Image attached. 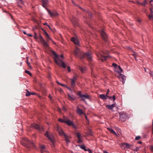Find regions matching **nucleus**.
<instances>
[{
    "label": "nucleus",
    "instance_id": "nucleus-1",
    "mask_svg": "<svg viewBox=\"0 0 153 153\" xmlns=\"http://www.w3.org/2000/svg\"><path fill=\"white\" fill-rule=\"evenodd\" d=\"M73 54L75 56L80 58L81 59L86 58L89 61L92 60L91 52L83 53L77 47H76L74 50Z\"/></svg>",
    "mask_w": 153,
    "mask_h": 153
},
{
    "label": "nucleus",
    "instance_id": "nucleus-2",
    "mask_svg": "<svg viewBox=\"0 0 153 153\" xmlns=\"http://www.w3.org/2000/svg\"><path fill=\"white\" fill-rule=\"evenodd\" d=\"M52 53L53 55V59L55 63L58 64L59 66L61 65V63L62 66L64 68H65L66 66L65 63L62 61L61 59L59 58V57L58 55L53 51L52 52Z\"/></svg>",
    "mask_w": 153,
    "mask_h": 153
},
{
    "label": "nucleus",
    "instance_id": "nucleus-3",
    "mask_svg": "<svg viewBox=\"0 0 153 153\" xmlns=\"http://www.w3.org/2000/svg\"><path fill=\"white\" fill-rule=\"evenodd\" d=\"M21 143L24 146L28 148H33L35 147V146L33 143L30 141L27 138H25L21 141Z\"/></svg>",
    "mask_w": 153,
    "mask_h": 153
},
{
    "label": "nucleus",
    "instance_id": "nucleus-4",
    "mask_svg": "<svg viewBox=\"0 0 153 153\" xmlns=\"http://www.w3.org/2000/svg\"><path fill=\"white\" fill-rule=\"evenodd\" d=\"M108 51H105L99 53L97 54V56L99 59H101L102 61H106L107 57L109 56L108 55L105 56L104 55H108Z\"/></svg>",
    "mask_w": 153,
    "mask_h": 153
},
{
    "label": "nucleus",
    "instance_id": "nucleus-5",
    "mask_svg": "<svg viewBox=\"0 0 153 153\" xmlns=\"http://www.w3.org/2000/svg\"><path fill=\"white\" fill-rule=\"evenodd\" d=\"M44 32V35H45L46 37L47 38V42H46L44 40L41 42L42 43L44 47L46 48H47L48 47V45L47 43V42H49L51 40V38L49 37L48 34V33L44 29H42Z\"/></svg>",
    "mask_w": 153,
    "mask_h": 153
},
{
    "label": "nucleus",
    "instance_id": "nucleus-6",
    "mask_svg": "<svg viewBox=\"0 0 153 153\" xmlns=\"http://www.w3.org/2000/svg\"><path fill=\"white\" fill-rule=\"evenodd\" d=\"M77 95H79V97L81 98L82 100L84 101H85V99H89L90 98V97L89 95H88L87 94H82L81 91H79L78 92Z\"/></svg>",
    "mask_w": 153,
    "mask_h": 153
},
{
    "label": "nucleus",
    "instance_id": "nucleus-7",
    "mask_svg": "<svg viewBox=\"0 0 153 153\" xmlns=\"http://www.w3.org/2000/svg\"><path fill=\"white\" fill-rule=\"evenodd\" d=\"M45 135L52 143H54L55 140L54 137L51 134L49 133L48 131H47L45 134Z\"/></svg>",
    "mask_w": 153,
    "mask_h": 153
},
{
    "label": "nucleus",
    "instance_id": "nucleus-8",
    "mask_svg": "<svg viewBox=\"0 0 153 153\" xmlns=\"http://www.w3.org/2000/svg\"><path fill=\"white\" fill-rule=\"evenodd\" d=\"M120 119L122 121H124L128 118V115L127 114L124 112L120 113Z\"/></svg>",
    "mask_w": 153,
    "mask_h": 153
},
{
    "label": "nucleus",
    "instance_id": "nucleus-9",
    "mask_svg": "<svg viewBox=\"0 0 153 153\" xmlns=\"http://www.w3.org/2000/svg\"><path fill=\"white\" fill-rule=\"evenodd\" d=\"M77 76H74L72 78L70 79L71 80V86L72 89H74L76 86L75 82L77 80Z\"/></svg>",
    "mask_w": 153,
    "mask_h": 153
},
{
    "label": "nucleus",
    "instance_id": "nucleus-10",
    "mask_svg": "<svg viewBox=\"0 0 153 153\" xmlns=\"http://www.w3.org/2000/svg\"><path fill=\"white\" fill-rule=\"evenodd\" d=\"M59 134L61 136L63 135L65 139V140L67 143H69L70 140L68 139L69 137L65 134L61 130H59L58 131Z\"/></svg>",
    "mask_w": 153,
    "mask_h": 153
},
{
    "label": "nucleus",
    "instance_id": "nucleus-11",
    "mask_svg": "<svg viewBox=\"0 0 153 153\" xmlns=\"http://www.w3.org/2000/svg\"><path fill=\"white\" fill-rule=\"evenodd\" d=\"M32 127H33L36 129L40 131H42L44 129L43 127L42 126H39L36 123H34L32 124L31 125Z\"/></svg>",
    "mask_w": 153,
    "mask_h": 153
},
{
    "label": "nucleus",
    "instance_id": "nucleus-12",
    "mask_svg": "<svg viewBox=\"0 0 153 153\" xmlns=\"http://www.w3.org/2000/svg\"><path fill=\"white\" fill-rule=\"evenodd\" d=\"M100 33L103 39L105 42L107 41L108 39V36L104 30H102L100 31Z\"/></svg>",
    "mask_w": 153,
    "mask_h": 153
},
{
    "label": "nucleus",
    "instance_id": "nucleus-13",
    "mask_svg": "<svg viewBox=\"0 0 153 153\" xmlns=\"http://www.w3.org/2000/svg\"><path fill=\"white\" fill-rule=\"evenodd\" d=\"M71 21L74 26H78V20L77 19H76L74 16H73L72 17V18L71 19Z\"/></svg>",
    "mask_w": 153,
    "mask_h": 153
},
{
    "label": "nucleus",
    "instance_id": "nucleus-14",
    "mask_svg": "<svg viewBox=\"0 0 153 153\" xmlns=\"http://www.w3.org/2000/svg\"><path fill=\"white\" fill-rule=\"evenodd\" d=\"M68 125L69 126H71L74 129H76V127L75 125L70 120H68L67 121H66L65 123Z\"/></svg>",
    "mask_w": 153,
    "mask_h": 153
},
{
    "label": "nucleus",
    "instance_id": "nucleus-15",
    "mask_svg": "<svg viewBox=\"0 0 153 153\" xmlns=\"http://www.w3.org/2000/svg\"><path fill=\"white\" fill-rule=\"evenodd\" d=\"M71 40L76 45L79 44V42L77 38L73 37L71 39Z\"/></svg>",
    "mask_w": 153,
    "mask_h": 153
},
{
    "label": "nucleus",
    "instance_id": "nucleus-16",
    "mask_svg": "<svg viewBox=\"0 0 153 153\" xmlns=\"http://www.w3.org/2000/svg\"><path fill=\"white\" fill-rule=\"evenodd\" d=\"M48 12L50 16L53 17L54 16H56L58 14L56 12H52L50 10H48Z\"/></svg>",
    "mask_w": 153,
    "mask_h": 153
},
{
    "label": "nucleus",
    "instance_id": "nucleus-17",
    "mask_svg": "<svg viewBox=\"0 0 153 153\" xmlns=\"http://www.w3.org/2000/svg\"><path fill=\"white\" fill-rule=\"evenodd\" d=\"M42 1L43 7L46 8L48 4V0H42Z\"/></svg>",
    "mask_w": 153,
    "mask_h": 153
},
{
    "label": "nucleus",
    "instance_id": "nucleus-18",
    "mask_svg": "<svg viewBox=\"0 0 153 153\" xmlns=\"http://www.w3.org/2000/svg\"><path fill=\"white\" fill-rule=\"evenodd\" d=\"M131 145L127 143H124L122 144V146L124 148H126L127 149L130 148V146Z\"/></svg>",
    "mask_w": 153,
    "mask_h": 153
},
{
    "label": "nucleus",
    "instance_id": "nucleus-19",
    "mask_svg": "<svg viewBox=\"0 0 153 153\" xmlns=\"http://www.w3.org/2000/svg\"><path fill=\"white\" fill-rule=\"evenodd\" d=\"M68 99L70 100H74L76 99V97L74 95H70L68 94Z\"/></svg>",
    "mask_w": 153,
    "mask_h": 153
},
{
    "label": "nucleus",
    "instance_id": "nucleus-20",
    "mask_svg": "<svg viewBox=\"0 0 153 153\" xmlns=\"http://www.w3.org/2000/svg\"><path fill=\"white\" fill-rule=\"evenodd\" d=\"M115 105L114 104H113L111 105H106V107L110 110H112L113 108L114 107Z\"/></svg>",
    "mask_w": 153,
    "mask_h": 153
},
{
    "label": "nucleus",
    "instance_id": "nucleus-21",
    "mask_svg": "<svg viewBox=\"0 0 153 153\" xmlns=\"http://www.w3.org/2000/svg\"><path fill=\"white\" fill-rule=\"evenodd\" d=\"M77 112L79 115H82L84 114V113L82 110L80 109L79 108H77Z\"/></svg>",
    "mask_w": 153,
    "mask_h": 153
},
{
    "label": "nucleus",
    "instance_id": "nucleus-22",
    "mask_svg": "<svg viewBox=\"0 0 153 153\" xmlns=\"http://www.w3.org/2000/svg\"><path fill=\"white\" fill-rule=\"evenodd\" d=\"M79 70L82 73H84L85 71L86 70V68L85 67L82 68L81 67L79 66Z\"/></svg>",
    "mask_w": 153,
    "mask_h": 153
},
{
    "label": "nucleus",
    "instance_id": "nucleus-23",
    "mask_svg": "<svg viewBox=\"0 0 153 153\" xmlns=\"http://www.w3.org/2000/svg\"><path fill=\"white\" fill-rule=\"evenodd\" d=\"M108 129L111 132L116 136H117L115 132L111 128H108Z\"/></svg>",
    "mask_w": 153,
    "mask_h": 153
},
{
    "label": "nucleus",
    "instance_id": "nucleus-24",
    "mask_svg": "<svg viewBox=\"0 0 153 153\" xmlns=\"http://www.w3.org/2000/svg\"><path fill=\"white\" fill-rule=\"evenodd\" d=\"M100 98L103 100H106L107 99V97L104 94H100Z\"/></svg>",
    "mask_w": 153,
    "mask_h": 153
},
{
    "label": "nucleus",
    "instance_id": "nucleus-25",
    "mask_svg": "<svg viewBox=\"0 0 153 153\" xmlns=\"http://www.w3.org/2000/svg\"><path fill=\"white\" fill-rule=\"evenodd\" d=\"M60 85L61 86H63L65 87V88H67L68 89L69 91H72V90L71 89V88H70L69 87H68L66 85H64L63 84H62V83H60Z\"/></svg>",
    "mask_w": 153,
    "mask_h": 153
},
{
    "label": "nucleus",
    "instance_id": "nucleus-26",
    "mask_svg": "<svg viewBox=\"0 0 153 153\" xmlns=\"http://www.w3.org/2000/svg\"><path fill=\"white\" fill-rule=\"evenodd\" d=\"M78 146L80 147L81 149H84L85 151H88V150H87L86 149L85 146L84 145H81V146L80 145H78Z\"/></svg>",
    "mask_w": 153,
    "mask_h": 153
},
{
    "label": "nucleus",
    "instance_id": "nucleus-27",
    "mask_svg": "<svg viewBox=\"0 0 153 153\" xmlns=\"http://www.w3.org/2000/svg\"><path fill=\"white\" fill-rule=\"evenodd\" d=\"M76 135L78 137V139L82 138V136H81L80 134L79 133H76Z\"/></svg>",
    "mask_w": 153,
    "mask_h": 153
},
{
    "label": "nucleus",
    "instance_id": "nucleus-28",
    "mask_svg": "<svg viewBox=\"0 0 153 153\" xmlns=\"http://www.w3.org/2000/svg\"><path fill=\"white\" fill-rule=\"evenodd\" d=\"M120 77H121V80L123 83H124L125 82V80L124 79V76L122 74H121L120 75Z\"/></svg>",
    "mask_w": 153,
    "mask_h": 153
},
{
    "label": "nucleus",
    "instance_id": "nucleus-29",
    "mask_svg": "<svg viewBox=\"0 0 153 153\" xmlns=\"http://www.w3.org/2000/svg\"><path fill=\"white\" fill-rule=\"evenodd\" d=\"M41 152L43 153L45 151V148L44 146H42L41 147Z\"/></svg>",
    "mask_w": 153,
    "mask_h": 153
},
{
    "label": "nucleus",
    "instance_id": "nucleus-30",
    "mask_svg": "<svg viewBox=\"0 0 153 153\" xmlns=\"http://www.w3.org/2000/svg\"><path fill=\"white\" fill-rule=\"evenodd\" d=\"M39 39H40V41L41 42H42V41L44 40V39L42 37V36L40 34L39 35Z\"/></svg>",
    "mask_w": 153,
    "mask_h": 153
},
{
    "label": "nucleus",
    "instance_id": "nucleus-31",
    "mask_svg": "<svg viewBox=\"0 0 153 153\" xmlns=\"http://www.w3.org/2000/svg\"><path fill=\"white\" fill-rule=\"evenodd\" d=\"M31 95V93H30L29 91H27L26 94V96L27 97H29Z\"/></svg>",
    "mask_w": 153,
    "mask_h": 153
},
{
    "label": "nucleus",
    "instance_id": "nucleus-32",
    "mask_svg": "<svg viewBox=\"0 0 153 153\" xmlns=\"http://www.w3.org/2000/svg\"><path fill=\"white\" fill-rule=\"evenodd\" d=\"M58 120L61 123H65V122L64 120H63V119L62 118H59Z\"/></svg>",
    "mask_w": 153,
    "mask_h": 153
},
{
    "label": "nucleus",
    "instance_id": "nucleus-33",
    "mask_svg": "<svg viewBox=\"0 0 153 153\" xmlns=\"http://www.w3.org/2000/svg\"><path fill=\"white\" fill-rule=\"evenodd\" d=\"M147 3L146 0H145L144 2L143 3L140 4L143 6H145Z\"/></svg>",
    "mask_w": 153,
    "mask_h": 153
},
{
    "label": "nucleus",
    "instance_id": "nucleus-34",
    "mask_svg": "<svg viewBox=\"0 0 153 153\" xmlns=\"http://www.w3.org/2000/svg\"><path fill=\"white\" fill-rule=\"evenodd\" d=\"M82 138L78 139V140L77 143H80L82 142Z\"/></svg>",
    "mask_w": 153,
    "mask_h": 153
},
{
    "label": "nucleus",
    "instance_id": "nucleus-35",
    "mask_svg": "<svg viewBox=\"0 0 153 153\" xmlns=\"http://www.w3.org/2000/svg\"><path fill=\"white\" fill-rule=\"evenodd\" d=\"M87 13L88 15L91 18L92 17V14L91 12H88V13Z\"/></svg>",
    "mask_w": 153,
    "mask_h": 153
},
{
    "label": "nucleus",
    "instance_id": "nucleus-36",
    "mask_svg": "<svg viewBox=\"0 0 153 153\" xmlns=\"http://www.w3.org/2000/svg\"><path fill=\"white\" fill-rule=\"evenodd\" d=\"M25 73H26L27 74H28L29 75H30V76H31L32 75V74L30 73V71H27V70H25Z\"/></svg>",
    "mask_w": 153,
    "mask_h": 153
},
{
    "label": "nucleus",
    "instance_id": "nucleus-37",
    "mask_svg": "<svg viewBox=\"0 0 153 153\" xmlns=\"http://www.w3.org/2000/svg\"><path fill=\"white\" fill-rule=\"evenodd\" d=\"M149 18L150 20H152L153 19V15L152 14L149 16Z\"/></svg>",
    "mask_w": 153,
    "mask_h": 153
},
{
    "label": "nucleus",
    "instance_id": "nucleus-38",
    "mask_svg": "<svg viewBox=\"0 0 153 153\" xmlns=\"http://www.w3.org/2000/svg\"><path fill=\"white\" fill-rule=\"evenodd\" d=\"M112 66H114L115 68H117L118 67V66L117 64L115 63H113L112 64Z\"/></svg>",
    "mask_w": 153,
    "mask_h": 153
},
{
    "label": "nucleus",
    "instance_id": "nucleus-39",
    "mask_svg": "<svg viewBox=\"0 0 153 153\" xmlns=\"http://www.w3.org/2000/svg\"><path fill=\"white\" fill-rule=\"evenodd\" d=\"M137 53L136 52H134V53L132 54V55L134 56L135 59H136V56H137Z\"/></svg>",
    "mask_w": 153,
    "mask_h": 153
},
{
    "label": "nucleus",
    "instance_id": "nucleus-40",
    "mask_svg": "<svg viewBox=\"0 0 153 153\" xmlns=\"http://www.w3.org/2000/svg\"><path fill=\"white\" fill-rule=\"evenodd\" d=\"M63 120H64V121L65 122V123H66V121H67L68 120V118L65 116L63 117Z\"/></svg>",
    "mask_w": 153,
    "mask_h": 153
},
{
    "label": "nucleus",
    "instance_id": "nucleus-41",
    "mask_svg": "<svg viewBox=\"0 0 153 153\" xmlns=\"http://www.w3.org/2000/svg\"><path fill=\"white\" fill-rule=\"evenodd\" d=\"M34 38L36 39H37L38 38V37L37 36V34L35 32L34 33Z\"/></svg>",
    "mask_w": 153,
    "mask_h": 153
},
{
    "label": "nucleus",
    "instance_id": "nucleus-42",
    "mask_svg": "<svg viewBox=\"0 0 153 153\" xmlns=\"http://www.w3.org/2000/svg\"><path fill=\"white\" fill-rule=\"evenodd\" d=\"M150 149L151 151L153 152V145L150 146Z\"/></svg>",
    "mask_w": 153,
    "mask_h": 153
},
{
    "label": "nucleus",
    "instance_id": "nucleus-43",
    "mask_svg": "<svg viewBox=\"0 0 153 153\" xmlns=\"http://www.w3.org/2000/svg\"><path fill=\"white\" fill-rule=\"evenodd\" d=\"M118 67L119 68V70L120 71V72H122L123 71V70L120 67V66H118Z\"/></svg>",
    "mask_w": 153,
    "mask_h": 153
},
{
    "label": "nucleus",
    "instance_id": "nucleus-44",
    "mask_svg": "<svg viewBox=\"0 0 153 153\" xmlns=\"http://www.w3.org/2000/svg\"><path fill=\"white\" fill-rule=\"evenodd\" d=\"M141 138V137L140 136H138L136 137L135 140H138Z\"/></svg>",
    "mask_w": 153,
    "mask_h": 153
},
{
    "label": "nucleus",
    "instance_id": "nucleus-45",
    "mask_svg": "<svg viewBox=\"0 0 153 153\" xmlns=\"http://www.w3.org/2000/svg\"><path fill=\"white\" fill-rule=\"evenodd\" d=\"M67 70L68 72H70L71 71L70 70V68L69 67H68L67 68Z\"/></svg>",
    "mask_w": 153,
    "mask_h": 153
},
{
    "label": "nucleus",
    "instance_id": "nucleus-46",
    "mask_svg": "<svg viewBox=\"0 0 153 153\" xmlns=\"http://www.w3.org/2000/svg\"><path fill=\"white\" fill-rule=\"evenodd\" d=\"M107 97H108V98H109V99H110L111 100H112V97L111 96H107Z\"/></svg>",
    "mask_w": 153,
    "mask_h": 153
},
{
    "label": "nucleus",
    "instance_id": "nucleus-47",
    "mask_svg": "<svg viewBox=\"0 0 153 153\" xmlns=\"http://www.w3.org/2000/svg\"><path fill=\"white\" fill-rule=\"evenodd\" d=\"M88 151L89 152V153H92V152L91 150L88 149Z\"/></svg>",
    "mask_w": 153,
    "mask_h": 153
},
{
    "label": "nucleus",
    "instance_id": "nucleus-48",
    "mask_svg": "<svg viewBox=\"0 0 153 153\" xmlns=\"http://www.w3.org/2000/svg\"><path fill=\"white\" fill-rule=\"evenodd\" d=\"M112 99H113L114 101L115 100V95H114L113 96V97H112Z\"/></svg>",
    "mask_w": 153,
    "mask_h": 153
},
{
    "label": "nucleus",
    "instance_id": "nucleus-49",
    "mask_svg": "<svg viewBox=\"0 0 153 153\" xmlns=\"http://www.w3.org/2000/svg\"><path fill=\"white\" fill-rule=\"evenodd\" d=\"M59 57V58L60 59V58H63V55L62 54L60 56L58 55Z\"/></svg>",
    "mask_w": 153,
    "mask_h": 153
},
{
    "label": "nucleus",
    "instance_id": "nucleus-50",
    "mask_svg": "<svg viewBox=\"0 0 153 153\" xmlns=\"http://www.w3.org/2000/svg\"><path fill=\"white\" fill-rule=\"evenodd\" d=\"M152 2H153V0H151V1H150V2H149L150 4L151 5H152Z\"/></svg>",
    "mask_w": 153,
    "mask_h": 153
},
{
    "label": "nucleus",
    "instance_id": "nucleus-51",
    "mask_svg": "<svg viewBox=\"0 0 153 153\" xmlns=\"http://www.w3.org/2000/svg\"><path fill=\"white\" fill-rule=\"evenodd\" d=\"M139 149V148L138 147H137V148L134 150L136 151L137 152Z\"/></svg>",
    "mask_w": 153,
    "mask_h": 153
},
{
    "label": "nucleus",
    "instance_id": "nucleus-52",
    "mask_svg": "<svg viewBox=\"0 0 153 153\" xmlns=\"http://www.w3.org/2000/svg\"><path fill=\"white\" fill-rule=\"evenodd\" d=\"M150 13H151V14H152V13H153V11L152 10V8H150Z\"/></svg>",
    "mask_w": 153,
    "mask_h": 153
},
{
    "label": "nucleus",
    "instance_id": "nucleus-53",
    "mask_svg": "<svg viewBox=\"0 0 153 153\" xmlns=\"http://www.w3.org/2000/svg\"><path fill=\"white\" fill-rule=\"evenodd\" d=\"M56 82L57 83V84L58 85H59L60 84V82H59L58 81H56Z\"/></svg>",
    "mask_w": 153,
    "mask_h": 153
},
{
    "label": "nucleus",
    "instance_id": "nucleus-54",
    "mask_svg": "<svg viewBox=\"0 0 153 153\" xmlns=\"http://www.w3.org/2000/svg\"><path fill=\"white\" fill-rule=\"evenodd\" d=\"M27 35L28 36H29L30 37H32L33 36L32 34H27Z\"/></svg>",
    "mask_w": 153,
    "mask_h": 153
},
{
    "label": "nucleus",
    "instance_id": "nucleus-55",
    "mask_svg": "<svg viewBox=\"0 0 153 153\" xmlns=\"http://www.w3.org/2000/svg\"><path fill=\"white\" fill-rule=\"evenodd\" d=\"M27 65H28V67H31V65H30V63H28L27 64Z\"/></svg>",
    "mask_w": 153,
    "mask_h": 153
},
{
    "label": "nucleus",
    "instance_id": "nucleus-56",
    "mask_svg": "<svg viewBox=\"0 0 153 153\" xmlns=\"http://www.w3.org/2000/svg\"><path fill=\"white\" fill-rule=\"evenodd\" d=\"M23 33H24V34H26V35H27V34L26 33V32L25 31H23Z\"/></svg>",
    "mask_w": 153,
    "mask_h": 153
},
{
    "label": "nucleus",
    "instance_id": "nucleus-57",
    "mask_svg": "<svg viewBox=\"0 0 153 153\" xmlns=\"http://www.w3.org/2000/svg\"><path fill=\"white\" fill-rule=\"evenodd\" d=\"M26 62L27 63V64H28V63H29V62H28V59H27V60H26Z\"/></svg>",
    "mask_w": 153,
    "mask_h": 153
},
{
    "label": "nucleus",
    "instance_id": "nucleus-58",
    "mask_svg": "<svg viewBox=\"0 0 153 153\" xmlns=\"http://www.w3.org/2000/svg\"><path fill=\"white\" fill-rule=\"evenodd\" d=\"M85 119H86V120H88V118H87V116H86V115L85 114Z\"/></svg>",
    "mask_w": 153,
    "mask_h": 153
},
{
    "label": "nucleus",
    "instance_id": "nucleus-59",
    "mask_svg": "<svg viewBox=\"0 0 153 153\" xmlns=\"http://www.w3.org/2000/svg\"><path fill=\"white\" fill-rule=\"evenodd\" d=\"M152 126H153V128H152V134H153V120L152 121Z\"/></svg>",
    "mask_w": 153,
    "mask_h": 153
},
{
    "label": "nucleus",
    "instance_id": "nucleus-60",
    "mask_svg": "<svg viewBox=\"0 0 153 153\" xmlns=\"http://www.w3.org/2000/svg\"><path fill=\"white\" fill-rule=\"evenodd\" d=\"M44 25H47H47H48L47 23H45L44 24Z\"/></svg>",
    "mask_w": 153,
    "mask_h": 153
},
{
    "label": "nucleus",
    "instance_id": "nucleus-61",
    "mask_svg": "<svg viewBox=\"0 0 153 153\" xmlns=\"http://www.w3.org/2000/svg\"><path fill=\"white\" fill-rule=\"evenodd\" d=\"M103 153H108V152L107 151H104Z\"/></svg>",
    "mask_w": 153,
    "mask_h": 153
},
{
    "label": "nucleus",
    "instance_id": "nucleus-62",
    "mask_svg": "<svg viewBox=\"0 0 153 153\" xmlns=\"http://www.w3.org/2000/svg\"><path fill=\"white\" fill-rule=\"evenodd\" d=\"M36 94V93H31V94H32V95H34V94Z\"/></svg>",
    "mask_w": 153,
    "mask_h": 153
},
{
    "label": "nucleus",
    "instance_id": "nucleus-63",
    "mask_svg": "<svg viewBox=\"0 0 153 153\" xmlns=\"http://www.w3.org/2000/svg\"><path fill=\"white\" fill-rule=\"evenodd\" d=\"M137 22H140V20L139 19H138L137 20Z\"/></svg>",
    "mask_w": 153,
    "mask_h": 153
},
{
    "label": "nucleus",
    "instance_id": "nucleus-64",
    "mask_svg": "<svg viewBox=\"0 0 153 153\" xmlns=\"http://www.w3.org/2000/svg\"><path fill=\"white\" fill-rule=\"evenodd\" d=\"M138 143H140V144H141L142 143V142H141V141H139L138 142Z\"/></svg>",
    "mask_w": 153,
    "mask_h": 153
}]
</instances>
